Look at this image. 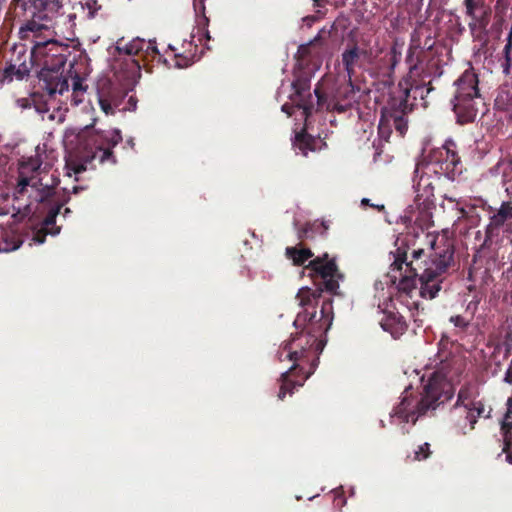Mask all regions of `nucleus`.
Segmentation results:
<instances>
[{"label":"nucleus","mask_w":512,"mask_h":512,"mask_svg":"<svg viewBox=\"0 0 512 512\" xmlns=\"http://www.w3.org/2000/svg\"><path fill=\"white\" fill-rule=\"evenodd\" d=\"M316 143L317 141L313 136L309 135L305 130H302L296 133L293 146L295 149H298L303 156H307L308 151L315 150Z\"/></svg>","instance_id":"nucleus-26"},{"label":"nucleus","mask_w":512,"mask_h":512,"mask_svg":"<svg viewBox=\"0 0 512 512\" xmlns=\"http://www.w3.org/2000/svg\"><path fill=\"white\" fill-rule=\"evenodd\" d=\"M454 85L456 89L451 104L457 123H472L478 114V106L483 101L478 87V75L473 68H469L460 75Z\"/></svg>","instance_id":"nucleus-10"},{"label":"nucleus","mask_w":512,"mask_h":512,"mask_svg":"<svg viewBox=\"0 0 512 512\" xmlns=\"http://www.w3.org/2000/svg\"><path fill=\"white\" fill-rule=\"evenodd\" d=\"M480 304V299L478 297H474L466 306L465 316L469 318L470 321L473 320L476 312L478 311V307Z\"/></svg>","instance_id":"nucleus-36"},{"label":"nucleus","mask_w":512,"mask_h":512,"mask_svg":"<svg viewBox=\"0 0 512 512\" xmlns=\"http://www.w3.org/2000/svg\"><path fill=\"white\" fill-rule=\"evenodd\" d=\"M59 230H60V228L58 227V228L53 232V234H57V233H59Z\"/></svg>","instance_id":"nucleus-48"},{"label":"nucleus","mask_w":512,"mask_h":512,"mask_svg":"<svg viewBox=\"0 0 512 512\" xmlns=\"http://www.w3.org/2000/svg\"><path fill=\"white\" fill-rule=\"evenodd\" d=\"M401 51L397 43L386 51L378 42L371 45V59H369L367 73L375 78L392 79L396 66L401 61Z\"/></svg>","instance_id":"nucleus-13"},{"label":"nucleus","mask_w":512,"mask_h":512,"mask_svg":"<svg viewBox=\"0 0 512 512\" xmlns=\"http://www.w3.org/2000/svg\"><path fill=\"white\" fill-rule=\"evenodd\" d=\"M407 115H393V116H381L380 127L386 123L387 125H393L395 130L401 135L404 136L408 129L407 124Z\"/></svg>","instance_id":"nucleus-28"},{"label":"nucleus","mask_w":512,"mask_h":512,"mask_svg":"<svg viewBox=\"0 0 512 512\" xmlns=\"http://www.w3.org/2000/svg\"><path fill=\"white\" fill-rule=\"evenodd\" d=\"M428 251L413 249L408 259L409 247L403 242L390 252L392 272H399V290L410 298L417 293L421 298L432 300L443 289L448 270L454 259V245L444 238L429 241Z\"/></svg>","instance_id":"nucleus-2"},{"label":"nucleus","mask_w":512,"mask_h":512,"mask_svg":"<svg viewBox=\"0 0 512 512\" xmlns=\"http://www.w3.org/2000/svg\"><path fill=\"white\" fill-rule=\"evenodd\" d=\"M316 4V6L322 7L327 3V0H313Z\"/></svg>","instance_id":"nucleus-45"},{"label":"nucleus","mask_w":512,"mask_h":512,"mask_svg":"<svg viewBox=\"0 0 512 512\" xmlns=\"http://www.w3.org/2000/svg\"><path fill=\"white\" fill-rule=\"evenodd\" d=\"M371 45V40L367 38L352 39L346 44L341 54V62L350 80L355 76L357 69L367 72L371 59Z\"/></svg>","instance_id":"nucleus-14"},{"label":"nucleus","mask_w":512,"mask_h":512,"mask_svg":"<svg viewBox=\"0 0 512 512\" xmlns=\"http://www.w3.org/2000/svg\"><path fill=\"white\" fill-rule=\"evenodd\" d=\"M512 220V201L502 202L500 208L489 218V223L485 228L484 245L492 242L493 238L498 235L508 221Z\"/></svg>","instance_id":"nucleus-18"},{"label":"nucleus","mask_w":512,"mask_h":512,"mask_svg":"<svg viewBox=\"0 0 512 512\" xmlns=\"http://www.w3.org/2000/svg\"><path fill=\"white\" fill-rule=\"evenodd\" d=\"M458 407L459 403L456 402L451 410V417L456 425L458 420H465V412L459 411Z\"/></svg>","instance_id":"nucleus-38"},{"label":"nucleus","mask_w":512,"mask_h":512,"mask_svg":"<svg viewBox=\"0 0 512 512\" xmlns=\"http://www.w3.org/2000/svg\"><path fill=\"white\" fill-rule=\"evenodd\" d=\"M49 119L53 120V119H54V116L51 114V115L49 116Z\"/></svg>","instance_id":"nucleus-50"},{"label":"nucleus","mask_w":512,"mask_h":512,"mask_svg":"<svg viewBox=\"0 0 512 512\" xmlns=\"http://www.w3.org/2000/svg\"><path fill=\"white\" fill-rule=\"evenodd\" d=\"M476 387L472 384L463 385L457 396V403L459 406H471L478 401L475 400Z\"/></svg>","instance_id":"nucleus-29"},{"label":"nucleus","mask_w":512,"mask_h":512,"mask_svg":"<svg viewBox=\"0 0 512 512\" xmlns=\"http://www.w3.org/2000/svg\"><path fill=\"white\" fill-rule=\"evenodd\" d=\"M71 213V210L69 208H65L64 209V216H66L67 214Z\"/></svg>","instance_id":"nucleus-47"},{"label":"nucleus","mask_w":512,"mask_h":512,"mask_svg":"<svg viewBox=\"0 0 512 512\" xmlns=\"http://www.w3.org/2000/svg\"><path fill=\"white\" fill-rule=\"evenodd\" d=\"M465 14L470 18L469 30L474 38H480L487 32L492 9L486 0H464Z\"/></svg>","instance_id":"nucleus-15"},{"label":"nucleus","mask_w":512,"mask_h":512,"mask_svg":"<svg viewBox=\"0 0 512 512\" xmlns=\"http://www.w3.org/2000/svg\"><path fill=\"white\" fill-rule=\"evenodd\" d=\"M279 361H292L290 369L281 374L278 399L284 400L287 394L292 395L294 389L304 385V382L314 373L316 363L302 349L299 341L292 334L290 339L283 342L277 353Z\"/></svg>","instance_id":"nucleus-9"},{"label":"nucleus","mask_w":512,"mask_h":512,"mask_svg":"<svg viewBox=\"0 0 512 512\" xmlns=\"http://www.w3.org/2000/svg\"><path fill=\"white\" fill-rule=\"evenodd\" d=\"M202 1L203 0H200V6H201L200 9H201V12L204 13L205 6L203 5ZM194 8L196 11L198 10L196 0H194ZM208 24H209V19L205 16V14H203L197 20V36L199 37L200 41L202 40V37H204L206 40L211 39L209 30H208Z\"/></svg>","instance_id":"nucleus-31"},{"label":"nucleus","mask_w":512,"mask_h":512,"mask_svg":"<svg viewBox=\"0 0 512 512\" xmlns=\"http://www.w3.org/2000/svg\"><path fill=\"white\" fill-rule=\"evenodd\" d=\"M304 270L309 271L313 283L317 286L316 289L309 288L312 292H319V303L324 300L322 299V292L326 291L330 294H337L339 289V281L343 280L344 275L340 272L336 259L329 258L328 253H324L321 256H317L312 259Z\"/></svg>","instance_id":"nucleus-11"},{"label":"nucleus","mask_w":512,"mask_h":512,"mask_svg":"<svg viewBox=\"0 0 512 512\" xmlns=\"http://www.w3.org/2000/svg\"><path fill=\"white\" fill-rule=\"evenodd\" d=\"M41 162L35 158H29L20 164L18 170V181L15 187V195L23 196L28 187L38 192L39 201L44 203L48 200L61 198V194L53 191V187L43 185L42 180L38 178Z\"/></svg>","instance_id":"nucleus-12"},{"label":"nucleus","mask_w":512,"mask_h":512,"mask_svg":"<svg viewBox=\"0 0 512 512\" xmlns=\"http://www.w3.org/2000/svg\"><path fill=\"white\" fill-rule=\"evenodd\" d=\"M504 382L508 383V384H512V359H511L510 365L505 373Z\"/></svg>","instance_id":"nucleus-41"},{"label":"nucleus","mask_w":512,"mask_h":512,"mask_svg":"<svg viewBox=\"0 0 512 512\" xmlns=\"http://www.w3.org/2000/svg\"><path fill=\"white\" fill-rule=\"evenodd\" d=\"M328 226L322 222L315 220L313 222H307L297 231V237L299 240H312L317 235L324 236L327 233Z\"/></svg>","instance_id":"nucleus-25"},{"label":"nucleus","mask_w":512,"mask_h":512,"mask_svg":"<svg viewBox=\"0 0 512 512\" xmlns=\"http://www.w3.org/2000/svg\"><path fill=\"white\" fill-rule=\"evenodd\" d=\"M501 430L503 431V435H504V447H503L502 451L506 453L507 462L512 464V442L511 443L509 442L508 427H504V420L502 421V424H501Z\"/></svg>","instance_id":"nucleus-34"},{"label":"nucleus","mask_w":512,"mask_h":512,"mask_svg":"<svg viewBox=\"0 0 512 512\" xmlns=\"http://www.w3.org/2000/svg\"><path fill=\"white\" fill-rule=\"evenodd\" d=\"M428 172L444 176L447 179H455L462 173L461 158L454 141L447 140L442 147L432 150L427 163L416 164L414 179L419 177V181L413 187L416 192L415 201L419 205L425 204L433 196V187L429 181Z\"/></svg>","instance_id":"nucleus-6"},{"label":"nucleus","mask_w":512,"mask_h":512,"mask_svg":"<svg viewBox=\"0 0 512 512\" xmlns=\"http://www.w3.org/2000/svg\"><path fill=\"white\" fill-rule=\"evenodd\" d=\"M122 141L120 130L88 131L80 137L79 161H70L67 166L79 174L87 169V165L94 160L100 164L117 162L113 148Z\"/></svg>","instance_id":"nucleus-7"},{"label":"nucleus","mask_w":512,"mask_h":512,"mask_svg":"<svg viewBox=\"0 0 512 512\" xmlns=\"http://www.w3.org/2000/svg\"><path fill=\"white\" fill-rule=\"evenodd\" d=\"M87 90V85L83 84V79L78 75L75 74V76L72 79V91L74 93H85Z\"/></svg>","instance_id":"nucleus-37"},{"label":"nucleus","mask_w":512,"mask_h":512,"mask_svg":"<svg viewBox=\"0 0 512 512\" xmlns=\"http://www.w3.org/2000/svg\"><path fill=\"white\" fill-rule=\"evenodd\" d=\"M500 5V0L497 1L496 8Z\"/></svg>","instance_id":"nucleus-49"},{"label":"nucleus","mask_w":512,"mask_h":512,"mask_svg":"<svg viewBox=\"0 0 512 512\" xmlns=\"http://www.w3.org/2000/svg\"><path fill=\"white\" fill-rule=\"evenodd\" d=\"M424 54L420 38L412 37L406 55V63L409 66L406 78L415 79V77L429 74L423 67Z\"/></svg>","instance_id":"nucleus-16"},{"label":"nucleus","mask_w":512,"mask_h":512,"mask_svg":"<svg viewBox=\"0 0 512 512\" xmlns=\"http://www.w3.org/2000/svg\"><path fill=\"white\" fill-rule=\"evenodd\" d=\"M18 103L22 108H29L32 105L31 97L30 98H22L18 100Z\"/></svg>","instance_id":"nucleus-43"},{"label":"nucleus","mask_w":512,"mask_h":512,"mask_svg":"<svg viewBox=\"0 0 512 512\" xmlns=\"http://www.w3.org/2000/svg\"><path fill=\"white\" fill-rule=\"evenodd\" d=\"M329 32L321 30L309 43L300 45L295 55L296 67L294 80L292 82L293 93L290 99L293 105L303 110L307 119L313 112L320 110L337 111L344 113L349 110L355 102L356 92L359 87L349 79L339 85L331 95L324 93L319 87L314 90L316 104L310 93L312 74L319 69L322 63V55L327 49V38Z\"/></svg>","instance_id":"nucleus-3"},{"label":"nucleus","mask_w":512,"mask_h":512,"mask_svg":"<svg viewBox=\"0 0 512 512\" xmlns=\"http://www.w3.org/2000/svg\"><path fill=\"white\" fill-rule=\"evenodd\" d=\"M457 409L465 412V420H458L457 426L461 429H465L467 425H469L470 430L475 428L478 418H489L492 410L489 408L486 412L485 405L481 401H478L471 406H459Z\"/></svg>","instance_id":"nucleus-22"},{"label":"nucleus","mask_w":512,"mask_h":512,"mask_svg":"<svg viewBox=\"0 0 512 512\" xmlns=\"http://www.w3.org/2000/svg\"><path fill=\"white\" fill-rule=\"evenodd\" d=\"M84 94L85 93H74V91H72V94H71V103L72 105L74 106H78L79 104H81L84 100Z\"/></svg>","instance_id":"nucleus-40"},{"label":"nucleus","mask_w":512,"mask_h":512,"mask_svg":"<svg viewBox=\"0 0 512 512\" xmlns=\"http://www.w3.org/2000/svg\"><path fill=\"white\" fill-rule=\"evenodd\" d=\"M15 17H23L19 38L31 44L30 64L40 68L39 79L50 97L69 92L68 79L60 72L67 61V45L52 39L54 0H13Z\"/></svg>","instance_id":"nucleus-1"},{"label":"nucleus","mask_w":512,"mask_h":512,"mask_svg":"<svg viewBox=\"0 0 512 512\" xmlns=\"http://www.w3.org/2000/svg\"><path fill=\"white\" fill-rule=\"evenodd\" d=\"M381 326L385 331L397 338L404 334L407 330V323L404 317L398 312H389L381 322Z\"/></svg>","instance_id":"nucleus-24"},{"label":"nucleus","mask_w":512,"mask_h":512,"mask_svg":"<svg viewBox=\"0 0 512 512\" xmlns=\"http://www.w3.org/2000/svg\"><path fill=\"white\" fill-rule=\"evenodd\" d=\"M432 451L430 450V444L424 443L418 446V449L414 452L412 461H422L430 457Z\"/></svg>","instance_id":"nucleus-33"},{"label":"nucleus","mask_w":512,"mask_h":512,"mask_svg":"<svg viewBox=\"0 0 512 512\" xmlns=\"http://www.w3.org/2000/svg\"><path fill=\"white\" fill-rule=\"evenodd\" d=\"M444 366L434 372L423 387L421 398L417 400L408 387L402 393L401 402L394 409V416L404 422L415 424L419 416L425 415L429 410H435L439 405L450 400L454 395V388L447 379L448 373Z\"/></svg>","instance_id":"nucleus-5"},{"label":"nucleus","mask_w":512,"mask_h":512,"mask_svg":"<svg viewBox=\"0 0 512 512\" xmlns=\"http://www.w3.org/2000/svg\"><path fill=\"white\" fill-rule=\"evenodd\" d=\"M318 296V291L312 292L308 287L300 289L296 296L304 310L298 313L294 321L296 328H301V331L293 335L310 359L313 355L312 349L319 338L329 330L333 321L332 299L323 300L318 311Z\"/></svg>","instance_id":"nucleus-4"},{"label":"nucleus","mask_w":512,"mask_h":512,"mask_svg":"<svg viewBox=\"0 0 512 512\" xmlns=\"http://www.w3.org/2000/svg\"><path fill=\"white\" fill-rule=\"evenodd\" d=\"M429 76L430 74L415 77V79L405 78L404 81H402L404 89L409 91V100L411 102L415 103L419 98L423 101V107L428 106V101L426 99L429 94L435 90L432 86L431 80L426 81V78Z\"/></svg>","instance_id":"nucleus-19"},{"label":"nucleus","mask_w":512,"mask_h":512,"mask_svg":"<svg viewBox=\"0 0 512 512\" xmlns=\"http://www.w3.org/2000/svg\"><path fill=\"white\" fill-rule=\"evenodd\" d=\"M449 321L461 331H466L471 321L465 315H454L451 316Z\"/></svg>","instance_id":"nucleus-35"},{"label":"nucleus","mask_w":512,"mask_h":512,"mask_svg":"<svg viewBox=\"0 0 512 512\" xmlns=\"http://www.w3.org/2000/svg\"><path fill=\"white\" fill-rule=\"evenodd\" d=\"M503 351L504 359H507L512 353V336L507 334L501 343L494 347L493 355Z\"/></svg>","instance_id":"nucleus-32"},{"label":"nucleus","mask_w":512,"mask_h":512,"mask_svg":"<svg viewBox=\"0 0 512 512\" xmlns=\"http://www.w3.org/2000/svg\"><path fill=\"white\" fill-rule=\"evenodd\" d=\"M399 93H393L382 109V116L407 115L413 110L414 102L409 100V91L403 87V82L398 84Z\"/></svg>","instance_id":"nucleus-17"},{"label":"nucleus","mask_w":512,"mask_h":512,"mask_svg":"<svg viewBox=\"0 0 512 512\" xmlns=\"http://www.w3.org/2000/svg\"><path fill=\"white\" fill-rule=\"evenodd\" d=\"M42 89L45 91V94H40L38 92L31 94L32 105L39 114H44L49 111L48 101L55 99V96L57 95L55 94L53 97H50L44 89V85L42 86Z\"/></svg>","instance_id":"nucleus-30"},{"label":"nucleus","mask_w":512,"mask_h":512,"mask_svg":"<svg viewBox=\"0 0 512 512\" xmlns=\"http://www.w3.org/2000/svg\"><path fill=\"white\" fill-rule=\"evenodd\" d=\"M31 68V64H27L25 60L18 65L10 63L4 70L0 71V84L10 83L14 78L23 80L29 75Z\"/></svg>","instance_id":"nucleus-23"},{"label":"nucleus","mask_w":512,"mask_h":512,"mask_svg":"<svg viewBox=\"0 0 512 512\" xmlns=\"http://www.w3.org/2000/svg\"><path fill=\"white\" fill-rule=\"evenodd\" d=\"M81 190H84V187H82V186H74L73 187V193H75V194Z\"/></svg>","instance_id":"nucleus-46"},{"label":"nucleus","mask_w":512,"mask_h":512,"mask_svg":"<svg viewBox=\"0 0 512 512\" xmlns=\"http://www.w3.org/2000/svg\"><path fill=\"white\" fill-rule=\"evenodd\" d=\"M361 204H362V205H369V206H371V207H373V208L377 209L378 211H382V210H384V205H375V204H371V203H370V200H369L368 198H363V199L361 200Z\"/></svg>","instance_id":"nucleus-42"},{"label":"nucleus","mask_w":512,"mask_h":512,"mask_svg":"<svg viewBox=\"0 0 512 512\" xmlns=\"http://www.w3.org/2000/svg\"><path fill=\"white\" fill-rule=\"evenodd\" d=\"M285 255L289 260L292 261L293 265L295 266L304 265L307 260L314 256L311 249L303 247L298 248L296 246L287 247L285 249Z\"/></svg>","instance_id":"nucleus-27"},{"label":"nucleus","mask_w":512,"mask_h":512,"mask_svg":"<svg viewBox=\"0 0 512 512\" xmlns=\"http://www.w3.org/2000/svg\"><path fill=\"white\" fill-rule=\"evenodd\" d=\"M98 103L101 110L106 114H114L115 108L120 104V92L112 87L109 82H105L98 88L97 92Z\"/></svg>","instance_id":"nucleus-21"},{"label":"nucleus","mask_w":512,"mask_h":512,"mask_svg":"<svg viewBox=\"0 0 512 512\" xmlns=\"http://www.w3.org/2000/svg\"><path fill=\"white\" fill-rule=\"evenodd\" d=\"M70 200L69 192L64 189L61 198H57L54 200H48L47 202L51 203L52 206L48 210V213L43 221V227L38 230L33 237V240L36 243L42 244L46 239V235L48 234V229L50 226L55 225L56 217L61 212L62 207Z\"/></svg>","instance_id":"nucleus-20"},{"label":"nucleus","mask_w":512,"mask_h":512,"mask_svg":"<svg viewBox=\"0 0 512 512\" xmlns=\"http://www.w3.org/2000/svg\"><path fill=\"white\" fill-rule=\"evenodd\" d=\"M115 49L120 58L116 73L130 83L136 82L141 77V70L146 68L148 62L162 61V55L155 41H145L139 37L130 41L120 38L116 42Z\"/></svg>","instance_id":"nucleus-8"},{"label":"nucleus","mask_w":512,"mask_h":512,"mask_svg":"<svg viewBox=\"0 0 512 512\" xmlns=\"http://www.w3.org/2000/svg\"><path fill=\"white\" fill-rule=\"evenodd\" d=\"M334 505L338 508H342L346 504V498L342 491L335 490L334 491Z\"/></svg>","instance_id":"nucleus-39"},{"label":"nucleus","mask_w":512,"mask_h":512,"mask_svg":"<svg viewBox=\"0 0 512 512\" xmlns=\"http://www.w3.org/2000/svg\"><path fill=\"white\" fill-rule=\"evenodd\" d=\"M293 108V105H289L286 103L282 106V111L287 113L288 116H291L293 114Z\"/></svg>","instance_id":"nucleus-44"}]
</instances>
